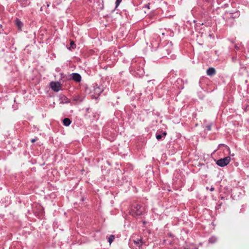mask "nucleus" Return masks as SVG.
<instances>
[{"mask_svg":"<svg viewBox=\"0 0 249 249\" xmlns=\"http://www.w3.org/2000/svg\"><path fill=\"white\" fill-rule=\"evenodd\" d=\"M71 75L72 79L75 81L77 82H79L81 81V77L80 74L76 73H73Z\"/></svg>","mask_w":249,"mask_h":249,"instance_id":"obj_4","label":"nucleus"},{"mask_svg":"<svg viewBox=\"0 0 249 249\" xmlns=\"http://www.w3.org/2000/svg\"><path fill=\"white\" fill-rule=\"evenodd\" d=\"M210 190L211 191H213L214 190V188L213 187H211L210 189Z\"/></svg>","mask_w":249,"mask_h":249,"instance_id":"obj_16","label":"nucleus"},{"mask_svg":"<svg viewBox=\"0 0 249 249\" xmlns=\"http://www.w3.org/2000/svg\"><path fill=\"white\" fill-rule=\"evenodd\" d=\"M50 86L52 89L56 92L58 91L61 88V84L58 82H52L50 83Z\"/></svg>","mask_w":249,"mask_h":249,"instance_id":"obj_3","label":"nucleus"},{"mask_svg":"<svg viewBox=\"0 0 249 249\" xmlns=\"http://www.w3.org/2000/svg\"><path fill=\"white\" fill-rule=\"evenodd\" d=\"M63 122V124L67 126H69L71 123V121L69 118H65Z\"/></svg>","mask_w":249,"mask_h":249,"instance_id":"obj_7","label":"nucleus"},{"mask_svg":"<svg viewBox=\"0 0 249 249\" xmlns=\"http://www.w3.org/2000/svg\"><path fill=\"white\" fill-rule=\"evenodd\" d=\"M35 141H36V140H35V139H32V140H31V142H34Z\"/></svg>","mask_w":249,"mask_h":249,"instance_id":"obj_17","label":"nucleus"},{"mask_svg":"<svg viewBox=\"0 0 249 249\" xmlns=\"http://www.w3.org/2000/svg\"><path fill=\"white\" fill-rule=\"evenodd\" d=\"M216 240V238L214 237H213L210 238L209 242L213 243H214Z\"/></svg>","mask_w":249,"mask_h":249,"instance_id":"obj_11","label":"nucleus"},{"mask_svg":"<svg viewBox=\"0 0 249 249\" xmlns=\"http://www.w3.org/2000/svg\"><path fill=\"white\" fill-rule=\"evenodd\" d=\"M208 129H209V130H210V127H208Z\"/></svg>","mask_w":249,"mask_h":249,"instance_id":"obj_19","label":"nucleus"},{"mask_svg":"<svg viewBox=\"0 0 249 249\" xmlns=\"http://www.w3.org/2000/svg\"><path fill=\"white\" fill-rule=\"evenodd\" d=\"M226 147H227L228 150L229 151V153H230L231 151H230V148L228 146H226Z\"/></svg>","mask_w":249,"mask_h":249,"instance_id":"obj_15","label":"nucleus"},{"mask_svg":"<svg viewBox=\"0 0 249 249\" xmlns=\"http://www.w3.org/2000/svg\"><path fill=\"white\" fill-rule=\"evenodd\" d=\"M166 133H165V132L163 133L164 136H165V135H166Z\"/></svg>","mask_w":249,"mask_h":249,"instance_id":"obj_18","label":"nucleus"},{"mask_svg":"<svg viewBox=\"0 0 249 249\" xmlns=\"http://www.w3.org/2000/svg\"><path fill=\"white\" fill-rule=\"evenodd\" d=\"M231 161V157L229 156L219 159L216 161V164L220 166L224 167L228 165Z\"/></svg>","mask_w":249,"mask_h":249,"instance_id":"obj_1","label":"nucleus"},{"mask_svg":"<svg viewBox=\"0 0 249 249\" xmlns=\"http://www.w3.org/2000/svg\"><path fill=\"white\" fill-rule=\"evenodd\" d=\"M215 73V70L213 68H210L207 71V74L208 75L212 76Z\"/></svg>","mask_w":249,"mask_h":249,"instance_id":"obj_5","label":"nucleus"},{"mask_svg":"<svg viewBox=\"0 0 249 249\" xmlns=\"http://www.w3.org/2000/svg\"><path fill=\"white\" fill-rule=\"evenodd\" d=\"M162 137V136L161 135H157L156 136V138L158 139V140H160Z\"/></svg>","mask_w":249,"mask_h":249,"instance_id":"obj_14","label":"nucleus"},{"mask_svg":"<svg viewBox=\"0 0 249 249\" xmlns=\"http://www.w3.org/2000/svg\"><path fill=\"white\" fill-rule=\"evenodd\" d=\"M133 242L135 245H136L138 247V248H136V249H140V246L142 245V240L138 239L136 240H134Z\"/></svg>","mask_w":249,"mask_h":249,"instance_id":"obj_6","label":"nucleus"},{"mask_svg":"<svg viewBox=\"0 0 249 249\" xmlns=\"http://www.w3.org/2000/svg\"><path fill=\"white\" fill-rule=\"evenodd\" d=\"M143 209L139 205H137L136 207L131 211V214L133 216L140 215L142 214Z\"/></svg>","mask_w":249,"mask_h":249,"instance_id":"obj_2","label":"nucleus"},{"mask_svg":"<svg viewBox=\"0 0 249 249\" xmlns=\"http://www.w3.org/2000/svg\"><path fill=\"white\" fill-rule=\"evenodd\" d=\"M95 91L96 93H97L98 94L101 92V91L100 90V89L99 87H97L96 89H95Z\"/></svg>","mask_w":249,"mask_h":249,"instance_id":"obj_12","label":"nucleus"},{"mask_svg":"<svg viewBox=\"0 0 249 249\" xmlns=\"http://www.w3.org/2000/svg\"><path fill=\"white\" fill-rule=\"evenodd\" d=\"M16 25L18 26V29L21 30V27L22 26V23L18 19H17L16 20Z\"/></svg>","mask_w":249,"mask_h":249,"instance_id":"obj_8","label":"nucleus"},{"mask_svg":"<svg viewBox=\"0 0 249 249\" xmlns=\"http://www.w3.org/2000/svg\"><path fill=\"white\" fill-rule=\"evenodd\" d=\"M70 46H71L69 48V49L70 50L73 49L76 47V45L75 44L74 42L73 41H71V42Z\"/></svg>","mask_w":249,"mask_h":249,"instance_id":"obj_9","label":"nucleus"},{"mask_svg":"<svg viewBox=\"0 0 249 249\" xmlns=\"http://www.w3.org/2000/svg\"><path fill=\"white\" fill-rule=\"evenodd\" d=\"M121 1H122V0H116V6H118L119 5V4L121 2Z\"/></svg>","mask_w":249,"mask_h":249,"instance_id":"obj_13","label":"nucleus"},{"mask_svg":"<svg viewBox=\"0 0 249 249\" xmlns=\"http://www.w3.org/2000/svg\"><path fill=\"white\" fill-rule=\"evenodd\" d=\"M114 238H115V236L113 235H111L109 236V237L108 238V242L110 244H111L112 243V242H113Z\"/></svg>","mask_w":249,"mask_h":249,"instance_id":"obj_10","label":"nucleus"}]
</instances>
